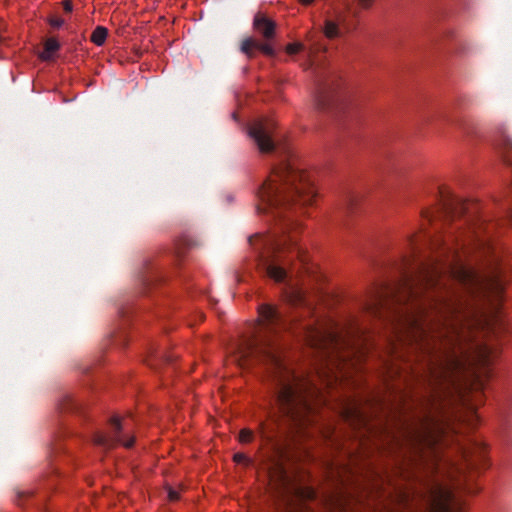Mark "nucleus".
<instances>
[{
  "label": "nucleus",
  "instance_id": "1",
  "mask_svg": "<svg viewBox=\"0 0 512 512\" xmlns=\"http://www.w3.org/2000/svg\"><path fill=\"white\" fill-rule=\"evenodd\" d=\"M439 193L437 218L443 224L456 219L463 223L436 236L412 235L407 270L393 285L376 287L364 308L374 317L389 319L399 341L421 352L431 385L455 392L466 412L464 421L472 425L489 378L492 351L480 344L471 351L463 347L454 323L464 307L456 286L471 292L480 285L460 257L465 244H460L459 234L467 227L469 238H479L488 225L476 203L448 190Z\"/></svg>",
  "mask_w": 512,
  "mask_h": 512
},
{
  "label": "nucleus",
  "instance_id": "2",
  "mask_svg": "<svg viewBox=\"0 0 512 512\" xmlns=\"http://www.w3.org/2000/svg\"><path fill=\"white\" fill-rule=\"evenodd\" d=\"M287 328L276 306L261 304L252 335L238 351L240 365L257 360L268 366L272 385V409L269 412L272 424H259L261 437L268 442H273L274 426H278L280 418L300 431L314 424L317 417L313 401L318 400L319 390L309 379L297 375L282 358L277 339Z\"/></svg>",
  "mask_w": 512,
  "mask_h": 512
},
{
  "label": "nucleus",
  "instance_id": "3",
  "mask_svg": "<svg viewBox=\"0 0 512 512\" xmlns=\"http://www.w3.org/2000/svg\"><path fill=\"white\" fill-rule=\"evenodd\" d=\"M315 195L308 175L290 157L273 167L268 178L258 188L257 212L271 213L274 219H279L281 235L256 234L249 238V242L257 251L261 272L277 283L287 281L288 266L293 256L307 272L310 270L305 251L292 233L297 224L289 218L286 219L284 212L311 204Z\"/></svg>",
  "mask_w": 512,
  "mask_h": 512
},
{
  "label": "nucleus",
  "instance_id": "4",
  "mask_svg": "<svg viewBox=\"0 0 512 512\" xmlns=\"http://www.w3.org/2000/svg\"><path fill=\"white\" fill-rule=\"evenodd\" d=\"M407 437L416 450V456L421 465L431 473L447 474L453 477L454 472H462L463 467L452 462L444 452L446 436L441 424L427 416L419 427L407 431Z\"/></svg>",
  "mask_w": 512,
  "mask_h": 512
},
{
  "label": "nucleus",
  "instance_id": "5",
  "mask_svg": "<svg viewBox=\"0 0 512 512\" xmlns=\"http://www.w3.org/2000/svg\"><path fill=\"white\" fill-rule=\"evenodd\" d=\"M464 503L452 486L442 481L432 480L417 497L408 493L399 494L397 512H462Z\"/></svg>",
  "mask_w": 512,
  "mask_h": 512
},
{
  "label": "nucleus",
  "instance_id": "6",
  "mask_svg": "<svg viewBox=\"0 0 512 512\" xmlns=\"http://www.w3.org/2000/svg\"><path fill=\"white\" fill-rule=\"evenodd\" d=\"M286 460L285 452L278 444H274L273 454L268 456L263 463L275 497L286 506H292L295 499H313L315 492L296 483L286 468Z\"/></svg>",
  "mask_w": 512,
  "mask_h": 512
},
{
  "label": "nucleus",
  "instance_id": "7",
  "mask_svg": "<svg viewBox=\"0 0 512 512\" xmlns=\"http://www.w3.org/2000/svg\"><path fill=\"white\" fill-rule=\"evenodd\" d=\"M291 329L308 346L321 352L323 357L328 358L334 353H340V349L346 345L341 334L332 325L319 319L299 321Z\"/></svg>",
  "mask_w": 512,
  "mask_h": 512
},
{
  "label": "nucleus",
  "instance_id": "8",
  "mask_svg": "<svg viewBox=\"0 0 512 512\" xmlns=\"http://www.w3.org/2000/svg\"><path fill=\"white\" fill-rule=\"evenodd\" d=\"M253 28L254 30L261 35L266 42L260 43L256 39L252 37H247L242 40L240 45V51L245 54L249 59H252L256 55V50L261 51L263 54L267 56H274L275 50L268 43L269 40L273 39L276 31V23L265 16L264 14L258 12L253 19Z\"/></svg>",
  "mask_w": 512,
  "mask_h": 512
},
{
  "label": "nucleus",
  "instance_id": "9",
  "mask_svg": "<svg viewBox=\"0 0 512 512\" xmlns=\"http://www.w3.org/2000/svg\"><path fill=\"white\" fill-rule=\"evenodd\" d=\"M249 136L253 139L262 153H270L276 147V125L272 119L261 118L254 121L248 130Z\"/></svg>",
  "mask_w": 512,
  "mask_h": 512
},
{
  "label": "nucleus",
  "instance_id": "10",
  "mask_svg": "<svg viewBox=\"0 0 512 512\" xmlns=\"http://www.w3.org/2000/svg\"><path fill=\"white\" fill-rule=\"evenodd\" d=\"M111 425V433L109 435H105L103 433H96L93 436L94 444L101 446L105 449H111L117 444H121L126 448H131L134 443V438L131 437L129 439H124L121 435L122 424L120 419L117 417H113L110 420Z\"/></svg>",
  "mask_w": 512,
  "mask_h": 512
},
{
  "label": "nucleus",
  "instance_id": "11",
  "mask_svg": "<svg viewBox=\"0 0 512 512\" xmlns=\"http://www.w3.org/2000/svg\"><path fill=\"white\" fill-rule=\"evenodd\" d=\"M307 41L309 42V48L307 49V56L309 59L310 67H317L318 59L317 55L320 52L326 50L325 46L322 45L319 40L315 39L314 35L308 34Z\"/></svg>",
  "mask_w": 512,
  "mask_h": 512
},
{
  "label": "nucleus",
  "instance_id": "12",
  "mask_svg": "<svg viewBox=\"0 0 512 512\" xmlns=\"http://www.w3.org/2000/svg\"><path fill=\"white\" fill-rule=\"evenodd\" d=\"M285 299L291 305L306 306L304 293L292 285H290L289 289L286 291Z\"/></svg>",
  "mask_w": 512,
  "mask_h": 512
},
{
  "label": "nucleus",
  "instance_id": "13",
  "mask_svg": "<svg viewBox=\"0 0 512 512\" xmlns=\"http://www.w3.org/2000/svg\"><path fill=\"white\" fill-rule=\"evenodd\" d=\"M60 48L59 42L55 38H49L44 44V50L40 53L39 57L43 61H50L52 54Z\"/></svg>",
  "mask_w": 512,
  "mask_h": 512
},
{
  "label": "nucleus",
  "instance_id": "14",
  "mask_svg": "<svg viewBox=\"0 0 512 512\" xmlns=\"http://www.w3.org/2000/svg\"><path fill=\"white\" fill-rule=\"evenodd\" d=\"M108 35V30L103 26H97L91 35V41L97 45L101 46L104 44Z\"/></svg>",
  "mask_w": 512,
  "mask_h": 512
},
{
  "label": "nucleus",
  "instance_id": "15",
  "mask_svg": "<svg viewBox=\"0 0 512 512\" xmlns=\"http://www.w3.org/2000/svg\"><path fill=\"white\" fill-rule=\"evenodd\" d=\"M176 357L174 355H170L167 353H162L159 356H155L149 360H147L148 365L151 368L158 369L159 365L162 363H172Z\"/></svg>",
  "mask_w": 512,
  "mask_h": 512
},
{
  "label": "nucleus",
  "instance_id": "16",
  "mask_svg": "<svg viewBox=\"0 0 512 512\" xmlns=\"http://www.w3.org/2000/svg\"><path fill=\"white\" fill-rule=\"evenodd\" d=\"M346 9H347V12H337L335 14V19L334 21L336 23H338L339 26H342L343 28L349 30L350 29V25L348 24L347 22V13H351L353 14L354 16H356L357 12L356 11H353L351 9V6L350 4H347L346 6Z\"/></svg>",
  "mask_w": 512,
  "mask_h": 512
},
{
  "label": "nucleus",
  "instance_id": "17",
  "mask_svg": "<svg viewBox=\"0 0 512 512\" xmlns=\"http://www.w3.org/2000/svg\"><path fill=\"white\" fill-rule=\"evenodd\" d=\"M339 25L332 19H327L324 26V34L327 38L332 39L339 36Z\"/></svg>",
  "mask_w": 512,
  "mask_h": 512
},
{
  "label": "nucleus",
  "instance_id": "18",
  "mask_svg": "<svg viewBox=\"0 0 512 512\" xmlns=\"http://www.w3.org/2000/svg\"><path fill=\"white\" fill-rule=\"evenodd\" d=\"M15 493H16L15 501L20 506L24 505L34 495V491L29 488L17 489Z\"/></svg>",
  "mask_w": 512,
  "mask_h": 512
},
{
  "label": "nucleus",
  "instance_id": "19",
  "mask_svg": "<svg viewBox=\"0 0 512 512\" xmlns=\"http://www.w3.org/2000/svg\"><path fill=\"white\" fill-rule=\"evenodd\" d=\"M62 411H76L79 409L78 403L71 396H64L59 404Z\"/></svg>",
  "mask_w": 512,
  "mask_h": 512
},
{
  "label": "nucleus",
  "instance_id": "20",
  "mask_svg": "<svg viewBox=\"0 0 512 512\" xmlns=\"http://www.w3.org/2000/svg\"><path fill=\"white\" fill-rule=\"evenodd\" d=\"M459 449L461 450L462 458L465 461V465L467 467L474 466V460L472 452L470 451V448H466L464 446H460Z\"/></svg>",
  "mask_w": 512,
  "mask_h": 512
},
{
  "label": "nucleus",
  "instance_id": "21",
  "mask_svg": "<svg viewBox=\"0 0 512 512\" xmlns=\"http://www.w3.org/2000/svg\"><path fill=\"white\" fill-rule=\"evenodd\" d=\"M253 439V432L250 429H242L239 432V441L241 443H248Z\"/></svg>",
  "mask_w": 512,
  "mask_h": 512
},
{
  "label": "nucleus",
  "instance_id": "22",
  "mask_svg": "<svg viewBox=\"0 0 512 512\" xmlns=\"http://www.w3.org/2000/svg\"><path fill=\"white\" fill-rule=\"evenodd\" d=\"M305 49V46L302 43H291L286 47V52L290 55L296 54Z\"/></svg>",
  "mask_w": 512,
  "mask_h": 512
},
{
  "label": "nucleus",
  "instance_id": "23",
  "mask_svg": "<svg viewBox=\"0 0 512 512\" xmlns=\"http://www.w3.org/2000/svg\"><path fill=\"white\" fill-rule=\"evenodd\" d=\"M318 107L319 109H326L329 105V94H326L325 91L321 92V94H319V97H318Z\"/></svg>",
  "mask_w": 512,
  "mask_h": 512
},
{
  "label": "nucleus",
  "instance_id": "24",
  "mask_svg": "<svg viewBox=\"0 0 512 512\" xmlns=\"http://www.w3.org/2000/svg\"><path fill=\"white\" fill-rule=\"evenodd\" d=\"M156 280V276L151 273H147L141 277V283L144 287H148L152 285V283Z\"/></svg>",
  "mask_w": 512,
  "mask_h": 512
},
{
  "label": "nucleus",
  "instance_id": "25",
  "mask_svg": "<svg viewBox=\"0 0 512 512\" xmlns=\"http://www.w3.org/2000/svg\"><path fill=\"white\" fill-rule=\"evenodd\" d=\"M48 22L53 28H60L64 24V19L52 16L49 18Z\"/></svg>",
  "mask_w": 512,
  "mask_h": 512
},
{
  "label": "nucleus",
  "instance_id": "26",
  "mask_svg": "<svg viewBox=\"0 0 512 512\" xmlns=\"http://www.w3.org/2000/svg\"><path fill=\"white\" fill-rule=\"evenodd\" d=\"M234 461L236 463H244L246 465L250 464L251 463V459L248 458L245 454L243 453H236L234 455Z\"/></svg>",
  "mask_w": 512,
  "mask_h": 512
},
{
  "label": "nucleus",
  "instance_id": "27",
  "mask_svg": "<svg viewBox=\"0 0 512 512\" xmlns=\"http://www.w3.org/2000/svg\"><path fill=\"white\" fill-rule=\"evenodd\" d=\"M168 498H169L170 501H177V500H179L180 495H179V493L176 490H174L172 488H169V490H168Z\"/></svg>",
  "mask_w": 512,
  "mask_h": 512
},
{
  "label": "nucleus",
  "instance_id": "28",
  "mask_svg": "<svg viewBox=\"0 0 512 512\" xmlns=\"http://www.w3.org/2000/svg\"><path fill=\"white\" fill-rule=\"evenodd\" d=\"M421 216L426 219L427 221L431 222L433 219L432 213L428 209H424L421 211Z\"/></svg>",
  "mask_w": 512,
  "mask_h": 512
},
{
  "label": "nucleus",
  "instance_id": "29",
  "mask_svg": "<svg viewBox=\"0 0 512 512\" xmlns=\"http://www.w3.org/2000/svg\"><path fill=\"white\" fill-rule=\"evenodd\" d=\"M63 9H64V11H65V12H67V13L72 12V10H73L72 2H71L70 0H65V1L63 2Z\"/></svg>",
  "mask_w": 512,
  "mask_h": 512
},
{
  "label": "nucleus",
  "instance_id": "30",
  "mask_svg": "<svg viewBox=\"0 0 512 512\" xmlns=\"http://www.w3.org/2000/svg\"><path fill=\"white\" fill-rule=\"evenodd\" d=\"M359 5L363 8H369L373 2V0H357Z\"/></svg>",
  "mask_w": 512,
  "mask_h": 512
},
{
  "label": "nucleus",
  "instance_id": "31",
  "mask_svg": "<svg viewBox=\"0 0 512 512\" xmlns=\"http://www.w3.org/2000/svg\"><path fill=\"white\" fill-rule=\"evenodd\" d=\"M355 201H356L355 196H352V195L348 196V197H347V199H346V206H347V209H350V207H351L352 205H354V202H355Z\"/></svg>",
  "mask_w": 512,
  "mask_h": 512
},
{
  "label": "nucleus",
  "instance_id": "32",
  "mask_svg": "<svg viewBox=\"0 0 512 512\" xmlns=\"http://www.w3.org/2000/svg\"><path fill=\"white\" fill-rule=\"evenodd\" d=\"M348 414H351V416L356 418H361V413L357 409H352L347 411Z\"/></svg>",
  "mask_w": 512,
  "mask_h": 512
},
{
  "label": "nucleus",
  "instance_id": "33",
  "mask_svg": "<svg viewBox=\"0 0 512 512\" xmlns=\"http://www.w3.org/2000/svg\"><path fill=\"white\" fill-rule=\"evenodd\" d=\"M320 86H321V87L319 88V89H320L319 94H321V92H323V91H325V92H326V94H329V92H328V90H327L326 86H325V85H323V83H320Z\"/></svg>",
  "mask_w": 512,
  "mask_h": 512
},
{
  "label": "nucleus",
  "instance_id": "34",
  "mask_svg": "<svg viewBox=\"0 0 512 512\" xmlns=\"http://www.w3.org/2000/svg\"><path fill=\"white\" fill-rule=\"evenodd\" d=\"M493 285H495V289L497 290V293H500L501 292V285L498 283V282H495Z\"/></svg>",
  "mask_w": 512,
  "mask_h": 512
},
{
  "label": "nucleus",
  "instance_id": "35",
  "mask_svg": "<svg viewBox=\"0 0 512 512\" xmlns=\"http://www.w3.org/2000/svg\"><path fill=\"white\" fill-rule=\"evenodd\" d=\"M314 0H300L301 3L305 4V5H309L313 2Z\"/></svg>",
  "mask_w": 512,
  "mask_h": 512
},
{
  "label": "nucleus",
  "instance_id": "36",
  "mask_svg": "<svg viewBox=\"0 0 512 512\" xmlns=\"http://www.w3.org/2000/svg\"><path fill=\"white\" fill-rule=\"evenodd\" d=\"M306 312H307L308 314H311V313H312V309H311L310 307H308V306H307V307H306Z\"/></svg>",
  "mask_w": 512,
  "mask_h": 512
},
{
  "label": "nucleus",
  "instance_id": "37",
  "mask_svg": "<svg viewBox=\"0 0 512 512\" xmlns=\"http://www.w3.org/2000/svg\"><path fill=\"white\" fill-rule=\"evenodd\" d=\"M508 217L510 218V220L512 221V211H509L508 212Z\"/></svg>",
  "mask_w": 512,
  "mask_h": 512
}]
</instances>
